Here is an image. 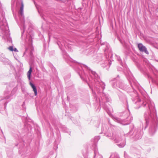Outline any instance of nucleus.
I'll return each instance as SVG.
<instances>
[{
	"label": "nucleus",
	"mask_w": 158,
	"mask_h": 158,
	"mask_svg": "<svg viewBox=\"0 0 158 158\" xmlns=\"http://www.w3.org/2000/svg\"><path fill=\"white\" fill-rule=\"evenodd\" d=\"M132 100L135 102V105H137V106L135 107L136 109L139 108L141 106V104L142 106H144L146 104L148 103L150 112L148 113V114H144L145 118L144 128H146L149 122L152 123V124L149 128V132L151 135H153L157 130L158 124V118L155 112L154 103L148 99L147 100L146 99H144L142 102L137 96L135 99L132 98Z\"/></svg>",
	"instance_id": "1"
},
{
	"label": "nucleus",
	"mask_w": 158,
	"mask_h": 158,
	"mask_svg": "<svg viewBox=\"0 0 158 158\" xmlns=\"http://www.w3.org/2000/svg\"><path fill=\"white\" fill-rule=\"evenodd\" d=\"M78 69L77 71L81 78H82V76L84 75L86 78L87 77H88L89 81L94 80L92 84L93 87L91 88L89 86L94 94H95L96 91L98 93L103 90L105 88V85L100 81L99 77L96 72L90 70L89 73L90 77H88L84 72L85 69H89L87 66L83 64H78Z\"/></svg>",
	"instance_id": "2"
},
{
	"label": "nucleus",
	"mask_w": 158,
	"mask_h": 158,
	"mask_svg": "<svg viewBox=\"0 0 158 158\" xmlns=\"http://www.w3.org/2000/svg\"><path fill=\"white\" fill-rule=\"evenodd\" d=\"M20 3L21 4V6L20 7V10L19 12V16L20 21L19 25L21 30L22 28L23 29V31L22 35H23V32L25 29L23 14L24 5L22 1L19 2L17 0H12L11 7L12 10L13 11L15 9L16 7L18 6L19 5Z\"/></svg>",
	"instance_id": "3"
},
{
	"label": "nucleus",
	"mask_w": 158,
	"mask_h": 158,
	"mask_svg": "<svg viewBox=\"0 0 158 158\" xmlns=\"http://www.w3.org/2000/svg\"><path fill=\"white\" fill-rule=\"evenodd\" d=\"M0 29L2 31L3 38L6 40L10 41V33L9 31V27L3 14L0 18Z\"/></svg>",
	"instance_id": "4"
},
{
	"label": "nucleus",
	"mask_w": 158,
	"mask_h": 158,
	"mask_svg": "<svg viewBox=\"0 0 158 158\" xmlns=\"http://www.w3.org/2000/svg\"><path fill=\"white\" fill-rule=\"evenodd\" d=\"M112 86L114 88H119L122 89L126 90L127 86L124 85L122 81L119 80V76H118L117 77L114 79L112 82Z\"/></svg>",
	"instance_id": "5"
},
{
	"label": "nucleus",
	"mask_w": 158,
	"mask_h": 158,
	"mask_svg": "<svg viewBox=\"0 0 158 158\" xmlns=\"http://www.w3.org/2000/svg\"><path fill=\"white\" fill-rule=\"evenodd\" d=\"M109 131L110 130L105 132V135L107 137L110 138V139L114 140L116 143H119L120 141L121 140V138L119 137L118 135L113 133H110Z\"/></svg>",
	"instance_id": "6"
},
{
	"label": "nucleus",
	"mask_w": 158,
	"mask_h": 158,
	"mask_svg": "<svg viewBox=\"0 0 158 158\" xmlns=\"http://www.w3.org/2000/svg\"><path fill=\"white\" fill-rule=\"evenodd\" d=\"M130 117H128L126 119L123 120H121L120 118H118L114 117V121L123 125H126L129 124L131 122V121L128 120V119Z\"/></svg>",
	"instance_id": "7"
},
{
	"label": "nucleus",
	"mask_w": 158,
	"mask_h": 158,
	"mask_svg": "<svg viewBox=\"0 0 158 158\" xmlns=\"http://www.w3.org/2000/svg\"><path fill=\"white\" fill-rule=\"evenodd\" d=\"M138 48L139 51L141 52H144L146 54H149L147 50L146 47L143 46L142 44H139L138 45Z\"/></svg>",
	"instance_id": "8"
},
{
	"label": "nucleus",
	"mask_w": 158,
	"mask_h": 158,
	"mask_svg": "<svg viewBox=\"0 0 158 158\" xmlns=\"http://www.w3.org/2000/svg\"><path fill=\"white\" fill-rule=\"evenodd\" d=\"M94 158H103L102 156L98 153L97 148H95L94 149Z\"/></svg>",
	"instance_id": "9"
},
{
	"label": "nucleus",
	"mask_w": 158,
	"mask_h": 158,
	"mask_svg": "<svg viewBox=\"0 0 158 158\" xmlns=\"http://www.w3.org/2000/svg\"><path fill=\"white\" fill-rule=\"evenodd\" d=\"M127 79L129 81L132 79L133 76L131 72L127 69V73L126 74Z\"/></svg>",
	"instance_id": "10"
},
{
	"label": "nucleus",
	"mask_w": 158,
	"mask_h": 158,
	"mask_svg": "<svg viewBox=\"0 0 158 158\" xmlns=\"http://www.w3.org/2000/svg\"><path fill=\"white\" fill-rule=\"evenodd\" d=\"M29 84L34 92L35 95V96L37 94V92L36 87L31 82H30Z\"/></svg>",
	"instance_id": "11"
},
{
	"label": "nucleus",
	"mask_w": 158,
	"mask_h": 158,
	"mask_svg": "<svg viewBox=\"0 0 158 158\" xmlns=\"http://www.w3.org/2000/svg\"><path fill=\"white\" fill-rule=\"evenodd\" d=\"M143 134V132L141 131H140L139 132H138L135 135L136 138L137 139H140L142 136Z\"/></svg>",
	"instance_id": "12"
},
{
	"label": "nucleus",
	"mask_w": 158,
	"mask_h": 158,
	"mask_svg": "<svg viewBox=\"0 0 158 158\" xmlns=\"http://www.w3.org/2000/svg\"><path fill=\"white\" fill-rule=\"evenodd\" d=\"M100 137L99 136H95L94 138V148H97V145H96V143L100 139Z\"/></svg>",
	"instance_id": "13"
},
{
	"label": "nucleus",
	"mask_w": 158,
	"mask_h": 158,
	"mask_svg": "<svg viewBox=\"0 0 158 158\" xmlns=\"http://www.w3.org/2000/svg\"><path fill=\"white\" fill-rule=\"evenodd\" d=\"M111 64V63L110 61L109 60H106L105 63V66L102 65V66L103 67H107V66L109 67Z\"/></svg>",
	"instance_id": "14"
},
{
	"label": "nucleus",
	"mask_w": 158,
	"mask_h": 158,
	"mask_svg": "<svg viewBox=\"0 0 158 158\" xmlns=\"http://www.w3.org/2000/svg\"><path fill=\"white\" fill-rule=\"evenodd\" d=\"M32 69L31 67H30V69L27 73V76L29 80L30 79L31 75L32 72Z\"/></svg>",
	"instance_id": "15"
},
{
	"label": "nucleus",
	"mask_w": 158,
	"mask_h": 158,
	"mask_svg": "<svg viewBox=\"0 0 158 158\" xmlns=\"http://www.w3.org/2000/svg\"><path fill=\"white\" fill-rule=\"evenodd\" d=\"M102 96L103 97H105L106 101H109L110 100V98L109 97V96L107 94H105V93L103 92Z\"/></svg>",
	"instance_id": "16"
},
{
	"label": "nucleus",
	"mask_w": 158,
	"mask_h": 158,
	"mask_svg": "<svg viewBox=\"0 0 158 158\" xmlns=\"http://www.w3.org/2000/svg\"><path fill=\"white\" fill-rule=\"evenodd\" d=\"M110 158H119V157L117 155L112 154L111 155Z\"/></svg>",
	"instance_id": "17"
},
{
	"label": "nucleus",
	"mask_w": 158,
	"mask_h": 158,
	"mask_svg": "<svg viewBox=\"0 0 158 158\" xmlns=\"http://www.w3.org/2000/svg\"><path fill=\"white\" fill-rule=\"evenodd\" d=\"M5 64H9L10 61L9 60L7 59H4L3 60H2Z\"/></svg>",
	"instance_id": "18"
},
{
	"label": "nucleus",
	"mask_w": 158,
	"mask_h": 158,
	"mask_svg": "<svg viewBox=\"0 0 158 158\" xmlns=\"http://www.w3.org/2000/svg\"><path fill=\"white\" fill-rule=\"evenodd\" d=\"M115 56H116V58H117V60L121 64V65L123 66V65L122 64V61H121V59H120V57L119 56H117V55H116Z\"/></svg>",
	"instance_id": "19"
},
{
	"label": "nucleus",
	"mask_w": 158,
	"mask_h": 158,
	"mask_svg": "<svg viewBox=\"0 0 158 158\" xmlns=\"http://www.w3.org/2000/svg\"><path fill=\"white\" fill-rule=\"evenodd\" d=\"M125 144V143H120L118 144V146L120 148H123L124 147Z\"/></svg>",
	"instance_id": "20"
},
{
	"label": "nucleus",
	"mask_w": 158,
	"mask_h": 158,
	"mask_svg": "<svg viewBox=\"0 0 158 158\" xmlns=\"http://www.w3.org/2000/svg\"><path fill=\"white\" fill-rule=\"evenodd\" d=\"M8 49L10 51H13V46H10L8 48Z\"/></svg>",
	"instance_id": "21"
},
{
	"label": "nucleus",
	"mask_w": 158,
	"mask_h": 158,
	"mask_svg": "<svg viewBox=\"0 0 158 158\" xmlns=\"http://www.w3.org/2000/svg\"><path fill=\"white\" fill-rule=\"evenodd\" d=\"M124 156L125 158H129V157L128 156L127 154L125 152H124Z\"/></svg>",
	"instance_id": "22"
},
{
	"label": "nucleus",
	"mask_w": 158,
	"mask_h": 158,
	"mask_svg": "<svg viewBox=\"0 0 158 158\" xmlns=\"http://www.w3.org/2000/svg\"><path fill=\"white\" fill-rule=\"evenodd\" d=\"M106 47L107 49H108L109 48V45L107 43H106Z\"/></svg>",
	"instance_id": "23"
},
{
	"label": "nucleus",
	"mask_w": 158,
	"mask_h": 158,
	"mask_svg": "<svg viewBox=\"0 0 158 158\" xmlns=\"http://www.w3.org/2000/svg\"><path fill=\"white\" fill-rule=\"evenodd\" d=\"M13 51L15 52H18V51L17 49L16 48H14L13 49Z\"/></svg>",
	"instance_id": "24"
},
{
	"label": "nucleus",
	"mask_w": 158,
	"mask_h": 158,
	"mask_svg": "<svg viewBox=\"0 0 158 158\" xmlns=\"http://www.w3.org/2000/svg\"><path fill=\"white\" fill-rule=\"evenodd\" d=\"M9 98V96H7L6 97H5V99H8Z\"/></svg>",
	"instance_id": "25"
},
{
	"label": "nucleus",
	"mask_w": 158,
	"mask_h": 158,
	"mask_svg": "<svg viewBox=\"0 0 158 158\" xmlns=\"http://www.w3.org/2000/svg\"><path fill=\"white\" fill-rule=\"evenodd\" d=\"M64 45L66 47V46L67 44H66V43H64Z\"/></svg>",
	"instance_id": "26"
},
{
	"label": "nucleus",
	"mask_w": 158,
	"mask_h": 158,
	"mask_svg": "<svg viewBox=\"0 0 158 158\" xmlns=\"http://www.w3.org/2000/svg\"><path fill=\"white\" fill-rule=\"evenodd\" d=\"M69 46H70V45H69L68 46V48H69Z\"/></svg>",
	"instance_id": "27"
},
{
	"label": "nucleus",
	"mask_w": 158,
	"mask_h": 158,
	"mask_svg": "<svg viewBox=\"0 0 158 158\" xmlns=\"http://www.w3.org/2000/svg\"><path fill=\"white\" fill-rule=\"evenodd\" d=\"M101 99H102V100H103V99H104V98H102V97H101Z\"/></svg>",
	"instance_id": "28"
},
{
	"label": "nucleus",
	"mask_w": 158,
	"mask_h": 158,
	"mask_svg": "<svg viewBox=\"0 0 158 158\" xmlns=\"http://www.w3.org/2000/svg\"><path fill=\"white\" fill-rule=\"evenodd\" d=\"M31 54H32L31 52Z\"/></svg>",
	"instance_id": "29"
}]
</instances>
